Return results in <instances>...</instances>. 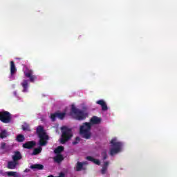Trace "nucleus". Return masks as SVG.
Instances as JSON below:
<instances>
[{"instance_id":"1","label":"nucleus","mask_w":177,"mask_h":177,"mask_svg":"<svg viewBox=\"0 0 177 177\" xmlns=\"http://www.w3.org/2000/svg\"><path fill=\"white\" fill-rule=\"evenodd\" d=\"M102 122V119L97 117L93 116L90 120V122H84L80 128V133L82 135V138L84 139H91L92 136V133L91 129H92V125L100 124Z\"/></svg>"},{"instance_id":"2","label":"nucleus","mask_w":177,"mask_h":177,"mask_svg":"<svg viewBox=\"0 0 177 177\" xmlns=\"http://www.w3.org/2000/svg\"><path fill=\"white\" fill-rule=\"evenodd\" d=\"M36 133L39 139V146H46L48 145V140H49V136L46 134V131L44 129V127L39 125L36 129Z\"/></svg>"},{"instance_id":"3","label":"nucleus","mask_w":177,"mask_h":177,"mask_svg":"<svg viewBox=\"0 0 177 177\" xmlns=\"http://www.w3.org/2000/svg\"><path fill=\"white\" fill-rule=\"evenodd\" d=\"M62 131V136L61 138L59 139V142L61 145H65L67 143L70 139L73 138V129L64 126L61 128Z\"/></svg>"},{"instance_id":"4","label":"nucleus","mask_w":177,"mask_h":177,"mask_svg":"<svg viewBox=\"0 0 177 177\" xmlns=\"http://www.w3.org/2000/svg\"><path fill=\"white\" fill-rule=\"evenodd\" d=\"M71 115L74 117L77 121H84V120H86V117H88V113L81 109H77L75 106L72 105Z\"/></svg>"},{"instance_id":"5","label":"nucleus","mask_w":177,"mask_h":177,"mask_svg":"<svg viewBox=\"0 0 177 177\" xmlns=\"http://www.w3.org/2000/svg\"><path fill=\"white\" fill-rule=\"evenodd\" d=\"M111 148L110 149L111 156H114L121 151L122 149V143L117 142V139L114 138L111 140Z\"/></svg>"},{"instance_id":"6","label":"nucleus","mask_w":177,"mask_h":177,"mask_svg":"<svg viewBox=\"0 0 177 177\" xmlns=\"http://www.w3.org/2000/svg\"><path fill=\"white\" fill-rule=\"evenodd\" d=\"M0 121L3 124H9L12 121L10 113L6 111H0Z\"/></svg>"},{"instance_id":"7","label":"nucleus","mask_w":177,"mask_h":177,"mask_svg":"<svg viewBox=\"0 0 177 177\" xmlns=\"http://www.w3.org/2000/svg\"><path fill=\"white\" fill-rule=\"evenodd\" d=\"M67 113L66 112H60V111H57L54 113H51L50 118L53 122H55L56 121V118H58V120H64V117H66V115Z\"/></svg>"},{"instance_id":"8","label":"nucleus","mask_w":177,"mask_h":177,"mask_svg":"<svg viewBox=\"0 0 177 177\" xmlns=\"http://www.w3.org/2000/svg\"><path fill=\"white\" fill-rule=\"evenodd\" d=\"M24 74L27 78H29L31 82H34L35 80H37V77L32 75L33 74L32 70H28V71L25 72Z\"/></svg>"},{"instance_id":"9","label":"nucleus","mask_w":177,"mask_h":177,"mask_svg":"<svg viewBox=\"0 0 177 177\" xmlns=\"http://www.w3.org/2000/svg\"><path fill=\"white\" fill-rule=\"evenodd\" d=\"M35 145H37L35 141H28L23 144L22 147H24V149H28L29 150H31V149L35 147Z\"/></svg>"},{"instance_id":"10","label":"nucleus","mask_w":177,"mask_h":177,"mask_svg":"<svg viewBox=\"0 0 177 177\" xmlns=\"http://www.w3.org/2000/svg\"><path fill=\"white\" fill-rule=\"evenodd\" d=\"M96 104L101 106L102 111H107V110H109V108L107 107V104H106V102H104V100H99L96 102Z\"/></svg>"},{"instance_id":"11","label":"nucleus","mask_w":177,"mask_h":177,"mask_svg":"<svg viewBox=\"0 0 177 177\" xmlns=\"http://www.w3.org/2000/svg\"><path fill=\"white\" fill-rule=\"evenodd\" d=\"M17 165H19V162H15V160L9 161L7 165V168L8 169H15Z\"/></svg>"},{"instance_id":"12","label":"nucleus","mask_w":177,"mask_h":177,"mask_svg":"<svg viewBox=\"0 0 177 177\" xmlns=\"http://www.w3.org/2000/svg\"><path fill=\"white\" fill-rule=\"evenodd\" d=\"M21 153L19 151H15V154L12 156V160L15 161V162H18L19 160H21Z\"/></svg>"},{"instance_id":"13","label":"nucleus","mask_w":177,"mask_h":177,"mask_svg":"<svg viewBox=\"0 0 177 177\" xmlns=\"http://www.w3.org/2000/svg\"><path fill=\"white\" fill-rule=\"evenodd\" d=\"M53 160L55 162H57V164H60L63 160H64V158L63 157V155L62 154H57L55 157L53 158Z\"/></svg>"},{"instance_id":"14","label":"nucleus","mask_w":177,"mask_h":177,"mask_svg":"<svg viewBox=\"0 0 177 177\" xmlns=\"http://www.w3.org/2000/svg\"><path fill=\"white\" fill-rule=\"evenodd\" d=\"M16 71H17V69L16 68V65L15 64L14 61L10 62V75H13Z\"/></svg>"},{"instance_id":"15","label":"nucleus","mask_w":177,"mask_h":177,"mask_svg":"<svg viewBox=\"0 0 177 177\" xmlns=\"http://www.w3.org/2000/svg\"><path fill=\"white\" fill-rule=\"evenodd\" d=\"M86 160H88V161H91V162H93L96 165H100V160L98 159H95L92 156H87Z\"/></svg>"},{"instance_id":"16","label":"nucleus","mask_w":177,"mask_h":177,"mask_svg":"<svg viewBox=\"0 0 177 177\" xmlns=\"http://www.w3.org/2000/svg\"><path fill=\"white\" fill-rule=\"evenodd\" d=\"M30 169H38V170H41L44 169V165L41 164H35L30 165Z\"/></svg>"},{"instance_id":"17","label":"nucleus","mask_w":177,"mask_h":177,"mask_svg":"<svg viewBox=\"0 0 177 177\" xmlns=\"http://www.w3.org/2000/svg\"><path fill=\"white\" fill-rule=\"evenodd\" d=\"M6 175L9 177H20V174L17 171H7Z\"/></svg>"},{"instance_id":"18","label":"nucleus","mask_w":177,"mask_h":177,"mask_svg":"<svg viewBox=\"0 0 177 177\" xmlns=\"http://www.w3.org/2000/svg\"><path fill=\"white\" fill-rule=\"evenodd\" d=\"M107 168H109V162H104L101 170L102 175H104L107 172Z\"/></svg>"},{"instance_id":"19","label":"nucleus","mask_w":177,"mask_h":177,"mask_svg":"<svg viewBox=\"0 0 177 177\" xmlns=\"http://www.w3.org/2000/svg\"><path fill=\"white\" fill-rule=\"evenodd\" d=\"M21 85L24 88L23 92H27V89H28V80H24Z\"/></svg>"},{"instance_id":"20","label":"nucleus","mask_w":177,"mask_h":177,"mask_svg":"<svg viewBox=\"0 0 177 177\" xmlns=\"http://www.w3.org/2000/svg\"><path fill=\"white\" fill-rule=\"evenodd\" d=\"M64 151V147L63 146H58L55 150H54V153H55V154H60V153Z\"/></svg>"},{"instance_id":"21","label":"nucleus","mask_w":177,"mask_h":177,"mask_svg":"<svg viewBox=\"0 0 177 177\" xmlns=\"http://www.w3.org/2000/svg\"><path fill=\"white\" fill-rule=\"evenodd\" d=\"M41 151H42V147H39L38 148H35L32 153V156H38Z\"/></svg>"},{"instance_id":"22","label":"nucleus","mask_w":177,"mask_h":177,"mask_svg":"<svg viewBox=\"0 0 177 177\" xmlns=\"http://www.w3.org/2000/svg\"><path fill=\"white\" fill-rule=\"evenodd\" d=\"M82 168H84V163L77 162L76 164V171L80 172V171H82Z\"/></svg>"},{"instance_id":"23","label":"nucleus","mask_w":177,"mask_h":177,"mask_svg":"<svg viewBox=\"0 0 177 177\" xmlns=\"http://www.w3.org/2000/svg\"><path fill=\"white\" fill-rule=\"evenodd\" d=\"M25 138L23 134H19L18 136H17V142H24L25 140Z\"/></svg>"},{"instance_id":"24","label":"nucleus","mask_w":177,"mask_h":177,"mask_svg":"<svg viewBox=\"0 0 177 177\" xmlns=\"http://www.w3.org/2000/svg\"><path fill=\"white\" fill-rule=\"evenodd\" d=\"M4 138H8V131L6 130H3L0 133V138L4 139Z\"/></svg>"},{"instance_id":"25","label":"nucleus","mask_w":177,"mask_h":177,"mask_svg":"<svg viewBox=\"0 0 177 177\" xmlns=\"http://www.w3.org/2000/svg\"><path fill=\"white\" fill-rule=\"evenodd\" d=\"M22 129L23 131H30V125L28 124L22 125Z\"/></svg>"},{"instance_id":"26","label":"nucleus","mask_w":177,"mask_h":177,"mask_svg":"<svg viewBox=\"0 0 177 177\" xmlns=\"http://www.w3.org/2000/svg\"><path fill=\"white\" fill-rule=\"evenodd\" d=\"M48 177H66V174L63 172H60L59 176H54L53 175H50Z\"/></svg>"},{"instance_id":"27","label":"nucleus","mask_w":177,"mask_h":177,"mask_svg":"<svg viewBox=\"0 0 177 177\" xmlns=\"http://www.w3.org/2000/svg\"><path fill=\"white\" fill-rule=\"evenodd\" d=\"M80 140H81L80 137H76L75 140L73 142V145H78V143H80Z\"/></svg>"},{"instance_id":"28","label":"nucleus","mask_w":177,"mask_h":177,"mask_svg":"<svg viewBox=\"0 0 177 177\" xmlns=\"http://www.w3.org/2000/svg\"><path fill=\"white\" fill-rule=\"evenodd\" d=\"M101 156H102L103 160H106V159H107V152L103 151V152L101 153Z\"/></svg>"},{"instance_id":"29","label":"nucleus","mask_w":177,"mask_h":177,"mask_svg":"<svg viewBox=\"0 0 177 177\" xmlns=\"http://www.w3.org/2000/svg\"><path fill=\"white\" fill-rule=\"evenodd\" d=\"M5 147H6V143L5 142L1 143V149H5Z\"/></svg>"},{"instance_id":"30","label":"nucleus","mask_w":177,"mask_h":177,"mask_svg":"<svg viewBox=\"0 0 177 177\" xmlns=\"http://www.w3.org/2000/svg\"><path fill=\"white\" fill-rule=\"evenodd\" d=\"M31 170L30 169H26L24 172H26V173H28L30 172Z\"/></svg>"},{"instance_id":"31","label":"nucleus","mask_w":177,"mask_h":177,"mask_svg":"<svg viewBox=\"0 0 177 177\" xmlns=\"http://www.w3.org/2000/svg\"><path fill=\"white\" fill-rule=\"evenodd\" d=\"M14 95L16 96V95H17V93H16V91H15Z\"/></svg>"},{"instance_id":"32","label":"nucleus","mask_w":177,"mask_h":177,"mask_svg":"<svg viewBox=\"0 0 177 177\" xmlns=\"http://www.w3.org/2000/svg\"><path fill=\"white\" fill-rule=\"evenodd\" d=\"M18 59V60H20V58H17Z\"/></svg>"}]
</instances>
